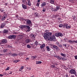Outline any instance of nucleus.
Segmentation results:
<instances>
[{
    "instance_id": "obj_34",
    "label": "nucleus",
    "mask_w": 77,
    "mask_h": 77,
    "mask_svg": "<svg viewBox=\"0 0 77 77\" xmlns=\"http://www.w3.org/2000/svg\"><path fill=\"white\" fill-rule=\"evenodd\" d=\"M20 29H23V25H21L20 26Z\"/></svg>"
},
{
    "instance_id": "obj_62",
    "label": "nucleus",
    "mask_w": 77,
    "mask_h": 77,
    "mask_svg": "<svg viewBox=\"0 0 77 77\" xmlns=\"http://www.w3.org/2000/svg\"><path fill=\"white\" fill-rule=\"evenodd\" d=\"M38 44L39 45H41V44H40V43H38Z\"/></svg>"
},
{
    "instance_id": "obj_59",
    "label": "nucleus",
    "mask_w": 77,
    "mask_h": 77,
    "mask_svg": "<svg viewBox=\"0 0 77 77\" xmlns=\"http://www.w3.org/2000/svg\"><path fill=\"white\" fill-rule=\"evenodd\" d=\"M26 5H28V3H27V2H26Z\"/></svg>"
},
{
    "instance_id": "obj_6",
    "label": "nucleus",
    "mask_w": 77,
    "mask_h": 77,
    "mask_svg": "<svg viewBox=\"0 0 77 77\" xmlns=\"http://www.w3.org/2000/svg\"><path fill=\"white\" fill-rule=\"evenodd\" d=\"M8 15L6 14H5L4 15L2 18V21H3L5 20V19L7 18Z\"/></svg>"
},
{
    "instance_id": "obj_31",
    "label": "nucleus",
    "mask_w": 77,
    "mask_h": 77,
    "mask_svg": "<svg viewBox=\"0 0 77 77\" xmlns=\"http://www.w3.org/2000/svg\"><path fill=\"white\" fill-rule=\"evenodd\" d=\"M42 63V62L41 61H37L36 62V64H41V63Z\"/></svg>"
},
{
    "instance_id": "obj_30",
    "label": "nucleus",
    "mask_w": 77,
    "mask_h": 77,
    "mask_svg": "<svg viewBox=\"0 0 77 77\" xmlns=\"http://www.w3.org/2000/svg\"><path fill=\"white\" fill-rule=\"evenodd\" d=\"M31 58H32V59H35L36 58V57L35 56H32L31 57Z\"/></svg>"
},
{
    "instance_id": "obj_5",
    "label": "nucleus",
    "mask_w": 77,
    "mask_h": 77,
    "mask_svg": "<svg viewBox=\"0 0 77 77\" xmlns=\"http://www.w3.org/2000/svg\"><path fill=\"white\" fill-rule=\"evenodd\" d=\"M69 73L71 74H76V72L75 70L74 69H71L69 71Z\"/></svg>"
},
{
    "instance_id": "obj_54",
    "label": "nucleus",
    "mask_w": 77,
    "mask_h": 77,
    "mask_svg": "<svg viewBox=\"0 0 77 77\" xmlns=\"http://www.w3.org/2000/svg\"><path fill=\"white\" fill-rule=\"evenodd\" d=\"M9 74H12V71H11L10 72H9Z\"/></svg>"
},
{
    "instance_id": "obj_39",
    "label": "nucleus",
    "mask_w": 77,
    "mask_h": 77,
    "mask_svg": "<svg viewBox=\"0 0 77 77\" xmlns=\"http://www.w3.org/2000/svg\"><path fill=\"white\" fill-rule=\"evenodd\" d=\"M23 28H26V25H23Z\"/></svg>"
},
{
    "instance_id": "obj_2",
    "label": "nucleus",
    "mask_w": 77,
    "mask_h": 77,
    "mask_svg": "<svg viewBox=\"0 0 77 77\" xmlns=\"http://www.w3.org/2000/svg\"><path fill=\"white\" fill-rule=\"evenodd\" d=\"M25 21L26 22V24H27V25H28V26H29L31 27L32 26V22L30 20L27 19H26L25 20Z\"/></svg>"
},
{
    "instance_id": "obj_32",
    "label": "nucleus",
    "mask_w": 77,
    "mask_h": 77,
    "mask_svg": "<svg viewBox=\"0 0 77 77\" xmlns=\"http://www.w3.org/2000/svg\"><path fill=\"white\" fill-rule=\"evenodd\" d=\"M46 48H47L48 51H50V48H49V47L47 46L46 47Z\"/></svg>"
},
{
    "instance_id": "obj_25",
    "label": "nucleus",
    "mask_w": 77,
    "mask_h": 77,
    "mask_svg": "<svg viewBox=\"0 0 77 77\" xmlns=\"http://www.w3.org/2000/svg\"><path fill=\"white\" fill-rule=\"evenodd\" d=\"M3 53H6L7 51H8V50L7 49H5L3 50Z\"/></svg>"
},
{
    "instance_id": "obj_18",
    "label": "nucleus",
    "mask_w": 77,
    "mask_h": 77,
    "mask_svg": "<svg viewBox=\"0 0 77 77\" xmlns=\"http://www.w3.org/2000/svg\"><path fill=\"white\" fill-rule=\"evenodd\" d=\"M56 57L59 60H62V57L61 56H57Z\"/></svg>"
},
{
    "instance_id": "obj_21",
    "label": "nucleus",
    "mask_w": 77,
    "mask_h": 77,
    "mask_svg": "<svg viewBox=\"0 0 77 77\" xmlns=\"http://www.w3.org/2000/svg\"><path fill=\"white\" fill-rule=\"evenodd\" d=\"M60 55L61 56H63V57H66V54H65L61 53L60 54Z\"/></svg>"
},
{
    "instance_id": "obj_41",
    "label": "nucleus",
    "mask_w": 77,
    "mask_h": 77,
    "mask_svg": "<svg viewBox=\"0 0 77 77\" xmlns=\"http://www.w3.org/2000/svg\"><path fill=\"white\" fill-rule=\"evenodd\" d=\"M37 6H39V3H38L36 5Z\"/></svg>"
},
{
    "instance_id": "obj_35",
    "label": "nucleus",
    "mask_w": 77,
    "mask_h": 77,
    "mask_svg": "<svg viewBox=\"0 0 77 77\" xmlns=\"http://www.w3.org/2000/svg\"><path fill=\"white\" fill-rule=\"evenodd\" d=\"M51 68H55V65H51Z\"/></svg>"
},
{
    "instance_id": "obj_28",
    "label": "nucleus",
    "mask_w": 77,
    "mask_h": 77,
    "mask_svg": "<svg viewBox=\"0 0 77 77\" xmlns=\"http://www.w3.org/2000/svg\"><path fill=\"white\" fill-rule=\"evenodd\" d=\"M59 27H63V25L62 24H59Z\"/></svg>"
},
{
    "instance_id": "obj_48",
    "label": "nucleus",
    "mask_w": 77,
    "mask_h": 77,
    "mask_svg": "<svg viewBox=\"0 0 77 77\" xmlns=\"http://www.w3.org/2000/svg\"><path fill=\"white\" fill-rule=\"evenodd\" d=\"M74 57H75V59H77V56H74Z\"/></svg>"
},
{
    "instance_id": "obj_14",
    "label": "nucleus",
    "mask_w": 77,
    "mask_h": 77,
    "mask_svg": "<svg viewBox=\"0 0 77 77\" xmlns=\"http://www.w3.org/2000/svg\"><path fill=\"white\" fill-rule=\"evenodd\" d=\"M33 41L34 42H35V45H36V46H37V45H38V42H37L36 41V40H33Z\"/></svg>"
},
{
    "instance_id": "obj_29",
    "label": "nucleus",
    "mask_w": 77,
    "mask_h": 77,
    "mask_svg": "<svg viewBox=\"0 0 77 77\" xmlns=\"http://www.w3.org/2000/svg\"><path fill=\"white\" fill-rule=\"evenodd\" d=\"M26 29H28V30H29V29H30V26H27L26 25Z\"/></svg>"
},
{
    "instance_id": "obj_63",
    "label": "nucleus",
    "mask_w": 77,
    "mask_h": 77,
    "mask_svg": "<svg viewBox=\"0 0 77 77\" xmlns=\"http://www.w3.org/2000/svg\"><path fill=\"white\" fill-rule=\"evenodd\" d=\"M9 54H12V53H11V52H10V53H9Z\"/></svg>"
},
{
    "instance_id": "obj_9",
    "label": "nucleus",
    "mask_w": 77,
    "mask_h": 77,
    "mask_svg": "<svg viewBox=\"0 0 77 77\" xmlns=\"http://www.w3.org/2000/svg\"><path fill=\"white\" fill-rule=\"evenodd\" d=\"M9 33V31L8 29H5L3 31V34H8Z\"/></svg>"
},
{
    "instance_id": "obj_58",
    "label": "nucleus",
    "mask_w": 77,
    "mask_h": 77,
    "mask_svg": "<svg viewBox=\"0 0 77 77\" xmlns=\"http://www.w3.org/2000/svg\"><path fill=\"white\" fill-rule=\"evenodd\" d=\"M30 77H35V76L32 75V76H30Z\"/></svg>"
},
{
    "instance_id": "obj_17",
    "label": "nucleus",
    "mask_w": 77,
    "mask_h": 77,
    "mask_svg": "<svg viewBox=\"0 0 77 77\" xmlns=\"http://www.w3.org/2000/svg\"><path fill=\"white\" fill-rule=\"evenodd\" d=\"M22 7L24 9H26L27 8V6L24 4H22Z\"/></svg>"
},
{
    "instance_id": "obj_40",
    "label": "nucleus",
    "mask_w": 77,
    "mask_h": 77,
    "mask_svg": "<svg viewBox=\"0 0 77 77\" xmlns=\"http://www.w3.org/2000/svg\"><path fill=\"white\" fill-rule=\"evenodd\" d=\"M9 70V67H8L7 69H6L5 70L7 71V70Z\"/></svg>"
},
{
    "instance_id": "obj_13",
    "label": "nucleus",
    "mask_w": 77,
    "mask_h": 77,
    "mask_svg": "<svg viewBox=\"0 0 77 77\" xmlns=\"http://www.w3.org/2000/svg\"><path fill=\"white\" fill-rule=\"evenodd\" d=\"M29 37H30L32 38H33V39H35V35L34 34H30L29 35Z\"/></svg>"
},
{
    "instance_id": "obj_55",
    "label": "nucleus",
    "mask_w": 77,
    "mask_h": 77,
    "mask_svg": "<svg viewBox=\"0 0 77 77\" xmlns=\"http://www.w3.org/2000/svg\"><path fill=\"white\" fill-rule=\"evenodd\" d=\"M29 57L26 58V60H29Z\"/></svg>"
},
{
    "instance_id": "obj_43",
    "label": "nucleus",
    "mask_w": 77,
    "mask_h": 77,
    "mask_svg": "<svg viewBox=\"0 0 77 77\" xmlns=\"http://www.w3.org/2000/svg\"><path fill=\"white\" fill-rule=\"evenodd\" d=\"M42 11L43 12H45V8H43V9L42 10Z\"/></svg>"
},
{
    "instance_id": "obj_53",
    "label": "nucleus",
    "mask_w": 77,
    "mask_h": 77,
    "mask_svg": "<svg viewBox=\"0 0 77 77\" xmlns=\"http://www.w3.org/2000/svg\"><path fill=\"white\" fill-rule=\"evenodd\" d=\"M21 69H23V68H24V66H22L21 67Z\"/></svg>"
},
{
    "instance_id": "obj_19",
    "label": "nucleus",
    "mask_w": 77,
    "mask_h": 77,
    "mask_svg": "<svg viewBox=\"0 0 77 77\" xmlns=\"http://www.w3.org/2000/svg\"><path fill=\"white\" fill-rule=\"evenodd\" d=\"M45 44H43L40 47L41 48H44V47H45Z\"/></svg>"
},
{
    "instance_id": "obj_15",
    "label": "nucleus",
    "mask_w": 77,
    "mask_h": 77,
    "mask_svg": "<svg viewBox=\"0 0 77 77\" xmlns=\"http://www.w3.org/2000/svg\"><path fill=\"white\" fill-rule=\"evenodd\" d=\"M26 43H29L30 42V40L29 39H27L25 40Z\"/></svg>"
},
{
    "instance_id": "obj_36",
    "label": "nucleus",
    "mask_w": 77,
    "mask_h": 77,
    "mask_svg": "<svg viewBox=\"0 0 77 77\" xmlns=\"http://www.w3.org/2000/svg\"><path fill=\"white\" fill-rule=\"evenodd\" d=\"M27 47L29 48H31V46H30L29 45H27Z\"/></svg>"
},
{
    "instance_id": "obj_51",
    "label": "nucleus",
    "mask_w": 77,
    "mask_h": 77,
    "mask_svg": "<svg viewBox=\"0 0 77 77\" xmlns=\"http://www.w3.org/2000/svg\"><path fill=\"white\" fill-rule=\"evenodd\" d=\"M66 77H69V76L68 75V74H67L66 75Z\"/></svg>"
},
{
    "instance_id": "obj_1",
    "label": "nucleus",
    "mask_w": 77,
    "mask_h": 77,
    "mask_svg": "<svg viewBox=\"0 0 77 77\" xmlns=\"http://www.w3.org/2000/svg\"><path fill=\"white\" fill-rule=\"evenodd\" d=\"M51 35H52L51 32H46L44 34L43 37L45 39H48L50 41H53L54 39H56L55 36L53 35L51 36Z\"/></svg>"
},
{
    "instance_id": "obj_20",
    "label": "nucleus",
    "mask_w": 77,
    "mask_h": 77,
    "mask_svg": "<svg viewBox=\"0 0 77 77\" xmlns=\"http://www.w3.org/2000/svg\"><path fill=\"white\" fill-rule=\"evenodd\" d=\"M23 38V35H20L19 36V39H22Z\"/></svg>"
},
{
    "instance_id": "obj_56",
    "label": "nucleus",
    "mask_w": 77,
    "mask_h": 77,
    "mask_svg": "<svg viewBox=\"0 0 77 77\" xmlns=\"http://www.w3.org/2000/svg\"><path fill=\"white\" fill-rule=\"evenodd\" d=\"M22 69L21 68H20V69H19V71H22Z\"/></svg>"
},
{
    "instance_id": "obj_47",
    "label": "nucleus",
    "mask_w": 77,
    "mask_h": 77,
    "mask_svg": "<svg viewBox=\"0 0 77 77\" xmlns=\"http://www.w3.org/2000/svg\"><path fill=\"white\" fill-rule=\"evenodd\" d=\"M35 17H37L38 16V14H36V13H35Z\"/></svg>"
},
{
    "instance_id": "obj_50",
    "label": "nucleus",
    "mask_w": 77,
    "mask_h": 77,
    "mask_svg": "<svg viewBox=\"0 0 77 77\" xmlns=\"http://www.w3.org/2000/svg\"><path fill=\"white\" fill-rule=\"evenodd\" d=\"M22 2L23 3H26V2L25 0H23Z\"/></svg>"
},
{
    "instance_id": "obj_33",
    "label": "nucleus",
    "mask_w": 77,
    "mask_h": 77,
    "mask_svg": "<svg viewBox=\"0 0 77 77\" xmlns=\"http://www.w3.org/2000/svg\"><path fill=\"white\" fill-rule=\"evenodd\" d=\"M57 46H56V45H53V48H55V49H56L57 47Z\"/></svg>"
},
{
    "instance_id": "obj_3",
    "label": "nucleus",
    "mask_w": 77,
    "mask_h": 77,
    "mask_svg": "<svg viewBox=\"0 0 77 77\" xmlns=\"http://www.w3.org/2000/svg\"><path fill=\"white\" fill-rule=\"evenodd\" d=\"M63 35V33H62L60 32H58L55 34V35L56 37H59L60 36L62 37Z\"/></svg>"
},
{
    "instance_id": "obj_57",
    "label": "nucleus",
    "mask_w": 77,
    "mask_h": 77,
    "mask_svg": "<svg viewBox=\"0 0 77 77\" xmlns=\"http://www.w3.org/2000/svg\"><path fill=\"white\" fill-rule=\"evenodd\" d=\"M0 76L2 77L3 76V75L0 74Z\"/></svg>"
},
{
    "instance_id": "obj_60",
    "label": "nucleus",
    "mask_w": 77,
    "mask_h": 77,
    "mask_svg": "<svg viewBox=\"0 0 77 77\" xmlns=\"http://www.w3.org/2000/svg\"><path fill=\"white\" fill-rule=\"evenodd\" d=\"M38 2H41V1H40V0H38Z\"/></svg>"
},
{
    "instance_id": "obj_38",
    "label": "nucleus",
    "mask_w": 77,
    "mask_h": 77,
    "mask_svg": "<svg viewBox=\"0 0 77 77\" xmlns=\"http://www.w3.org/2000/svg\"><path fill=\"white\" fill-rule=\"evenodd\" d=\"M27 69L28 71H30V70H31V68L30 67L27 68Z\"/></svg>"
},
{
    "instance_id": "obj_27",
    "label": "nucleus",
    "mask_w": 77,
    "mask_h": 77,
    "mask_svg": "<svg viewBox=\"0 0 77 77\" xmlns=\"http://www.w3.org/2000/svg\"><path fill=\"white\" fill-rule=\"evenodd\" d=\"M56 50V51H58L59 50H60V49L59 48V47L57 46L56 49H55Z\"/></svg>"
},
{
    "instance_id": "obj_4",
    "label": "nucleus",
    "mask_w": 77,
    "mask_h": 77,
    "mask_svg": "<svg viewBox=\"0 0 77 77\" xmlns=\"http://www.w3.org/2000/svg\"><path fill=\"white\" fill-rule=\"evenodd\" d=\"M17 37L16 35H10L8 36V39H14Z\"/></svg>"
},
{
    "instance_id": "obj_11",
    "label": "nucleus",
    "mask_w": 77,
    "mask_h": 77,
    "mask_svg": "<svg viewBox=\"0 0 77 77\" xmlns=\"http://www.w3.org/2000/svg\"><path fill=\"white\" fill-rule=\"evenodd\" d=\"M1 42L2 44H6V43H7V40L6 39H4Z\"/></svg>"
},
{
    "instance_id": "obj_64",
    "label": "nucleus",
    "mask_w": 77,
    "mask_h": 77,
    "mask_svg": "<svg viewBox=\"0 0 77 77\" xmlns=\"http://www.w3.org/2000/svg\"><path fill=\"white\" fill-rule=\"evenodd\" d=\"M71 77H74V76L73 75V76H72Z\"/></svg>"
},
{
    "instance_id": "obj_7",
    "label": "nucleus",
    "mask_w": 77,
    "mask_h": 77,
    "mask_svg": "<svg viewBox=\"0 0 77 77\" xmlns=\"http://www.w3.org/2000/svg\"><path fill=\"white\" fill-rule=\"evenodd\" d=\"M56 44L57 45L58 47H60V48H62V45L59 42H56Z\"/></svg>"
},
{
    "instance_id": "obj_23",
    "label": "nucleus",
    "mask_w": 77,
    "mask_h": 77,
    "mask_svg": "<svg viewBox=\"0 0 77 77\" xmlns=\"http://www.w3.org/2000/svg\"><path fill=\"white\" fill-rule=\"evenodd\" d=\"M11 56H13V57H14L15 56H17V54L13 53L11 54Z\"/></svg>"
},
{
    "instance_id": "obj_22",
    "label": "nucleus",
    "mask_w": 77,
    "mask_h": 77,
    "mask_svg": "<svg viewBox=\"0 0 77 77\" xmlns=\"http://www.w3.org/2000/svg\"><path fill=\"white\" fill-rule=\"evenodd\" d=\"M51 4H54V0H50Z\"/></svg>"
},
{
    "instance_id": "obj_49",
    "label": "nucleus",
    "mask_w": 77,
    "mask_h": 77,
    "mask_svg": "<svg viewBox=\"0 0 77 77\" xmlns=\"http://www.w3.org/2000/svg\"><path fill=\"white\" fill-rule=\"evenodd\" d=\"M41 7H42V8L43 7H44V5H43V4H41Z\"/></svg>"
},
{
    "instance_id": "obj_8",
    "label": "nucleus",
    "mask_w": 77,
    "mask_h": 77,
    "mask_svg": "<svg viewBox=\"0 0 77 77\" xmlns=\"http://www.w3.org/2000/svg\"><path fill=\"white\" fill-rule=\"evenodd\" d=\"M64 28H66V29H69L71 28V26H68V24H64Z\"/></svg>"
},
{
    "instance_id": "obj_16",
    "label": "nucleus",
    "mask_w": 77,
    "mask_h": 77,
    "mask_svg": "<svg viewBox=\"0 0 77 77\" xmlns=\"http://www.w3.org/2000/svg\"><path fill=\"white\" fill-rule=\"evenodd\" d=\"M59 6H58L57 7L55 8V9L54 10V11H58V10L59 9Z\"/></svg>"
},
{
    "instance_id": "obj_26",
    "label": "nucleus",
    "mask_w": 77,
    "mask_h": 77,
    "mask_svg": "<svg viewBox=\"0 0 77 77\" xmlns=\"http://www.w3.org/2000/svg\"><path fill=\"white\" fill-rule=\"evenodd\" d=\"M61 60H63V61H64V60H67L66 58V57H62V58Z\"/></svg>"
},
{
    "instance_id": "obj_46",
    "label": "nucleus",
    "mask_w": 77,
    "mask_h": 77,
    "mask_svg": "<svg viewBox=\"0 0 77 77\" xmlns=\"http://www.w3.org/2000/svg\"><path fill=\"white\" fill-rule=\"evenodd\" d=\"M63 46H65V47H66L67 46V45L66 44H63Z\"/></svg>"
},
{
    "instance_id": "obj_52",
    "label": "nucleus",
    "mask_w": 77,
    "mask_h": 77,
    "mask_svg": "<svg viewBox=\"0 0 77 77\" xmlns=\"http://www.w3.org/2000/svg\"><path fill=\"white\" fill-rule=\"evenodd\" d=\"M57 19H58V20H61V18L60 17H59V18H58Z\"/></svg>"
},
{
    "instance_id": "obj_37",
    "label": "nucleus",
    "mask_w": 77,
    "mask_h": 77,
    "mask_svg": "<svg viewBox=\"0 0 77 77\" xmlns=\"http://www.w3.org/2000/svg\"><path fill=\"white\" fill-rule=\"evenodd\" d=\"M42 4H43V5L44 6H45L46 5V3L45 2H43Z\"/></svg>"
},
{
    "instance_id": "obj_45",
    "label": "nucleus",
    "mask_w": 77,
    "mask_h": 77,
    "mask_svg": "<svg viewBox=\"0 0 77 77\" xmlns=\"http://www.w3.org/2000/svg\"><path fill=\"white\" fill-rule=\"evenodd\" d=\"M8 48H12V47H11V46L10 45H8Z\"/></svg>"
},
{
    "instance_id": "obj_24",
    "label": "nucleus",
    "mask_w": 77,
    "mask_h": 77,
    "mask_svg": "<svg viewBox=\"0 0 77 77\" xmlns=\"http://www.w3.org/2000/svg\"><path fill=\"white\" fill-rule=\"evenodd\" d=\"M27 2H28V5L29 6H31V3L30 2V0H27Z\"/></svg>"
},
{
    "instance_id": "obj_42",
    "label": "nucleus",
    "mask_w": 77,
    "mask_h": 77,
    "mask_svg": "<svg viewBox=\"0 0 77 77\" xmlns=\"http://www.w3.org/2000/svg\"><path fill=\"white\" fill-rule=\"evenodd\" d=\"M18 62H19V60H16L14 61V62H16V63Z\"/></svg>"
},
{
    "instance_id": "obj_10",
    "label": "nucleus",
    "mask_w": 77,
    "mask_h": 77,
    "mask_svg": "<svg viewBox=\"0 0 77 77\" xmlns=\"http://www.w3.org/2000/svg\"><path fill=\"white\" fill-rule=\"evenodd\" d=\"M69 43H71L72 44H73V43H74V42L76 43L77 44V40H76L75 41H72L71 40H69L68 41Z\"/></svg>"
},
{
    "instance_id": "obj_61",
    "label": "nucleus",
    "mask_w": 77,
    "mask_h": 77,
    "mask_svg": "<svg viewBox=\"0 0 77 77\" xmlns=\"http://www.w3.org/2000/svg\"><path fill=\"white\" fill-rule=\"evenodd\" d=\"M14 34H17V32H15L14 33Z\"/></svg>"
},
{
    "instance_id": "obj_12",
    "label": "nucleus",
    "mask_w": 77,
    "mask_h": 77,
    "mask_svg": "<svg viewBox=\"0 0 77 77\" xmlns=\"http://www.w3.org/2000/svg\"><path fill=\"white\" fill-rule=\"evenodd\" d=\"M6 24L5 23H3L2 24H1V26H0V28L1 29H3L5 27Z\"/></svg>"
},
{
    "instance_id": "obj_44",
    "label": "nucleus",
    "mask_w": 77,
    "mask_h": 77,
    "mask_svg": "<svg viewBox=\"0 0 77 77\" xmlns=\"http://www.w3.org/2000/svg\"><path fill=\"white\" fill-rule=\"evenodd\" d=\"M76 18V17L74 16L73 17V20H75V19Z\"/></svg>"
}]
</instances>
